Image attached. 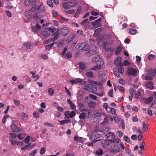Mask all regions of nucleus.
<instances>
[{"label": "nucleus", "instance_id": "nucleus-1", "mask_svg": "<svg viewBox=\"0 0 156 156\" xmlns=\"http://www.w3.org/2000/svg\"><path fill=\"white\" fill-rule=\"evenodd\" d=\"M112 143L110 144V147L108 149L109 152L113 154H117L121 151V149L118 144L120 142L119 138H115L109 140Z\"/></svg>", "mask_w": 156, "mask_h": 156}, {"label": "nucleus", "instance_id": "nucleus-2", "mask_svg": "<svg viewBox=\"0 0 156 156\" xmlns=\"http://www.w3.org/2000/svg\"><path fill=\"white\" fill-rule=\"evenodd\" d=\"M81 112H83L80 113L79 116V117L80 119H84L85 118H89V117L90 116L92 110H87L86 109H83L81 110Z\"/></svg>", "mask_w": 156, "mask_h": 156}, {"label": "nucleus", "instance_id": "nucleus-3", "mask_svg": "<svg viewBox=\"0 0 156 156\" xmlns=\"http://www.w3.org/2000/svg\"><path fill=\"white\" fill-rule=\"evenodd\" d=\"M84 89L88 92L95 94L97 90V87L95 85L91 84H87L85 85Z\"/></svg>", "mask_w": 156, "mask_h": 156}, {"label": "nucleus", "instance_id": "nucleus-4", "mask_svg": "<svg viewBox=\"0 0 156 156\" xmlns=\"http://www.w3.org/2000/svg\"><path fill=\"white\" fill-rule=\"evenodd\" d=\"M76 49L79 50H82L84 51H87L90 48L89 45L84 43H78L76 46Z\"/></svg>", "mask_w": 156, "mask_h": 156}, {"label": "nucleus", "instance_id": "nucleus-5", "mask_svg": "<svg viewBox=\"0 0 156 156\" xmlns=\"http://www.w3.org/2000/svg\"><path fill=\"white\" fill-rule=\"evenodd\" d=\"M75 35L73 34H70L67 37V39H64L62 40L60 43L62 44H64L65 42L67 41V43L71 42L75 38Z\"/></svg>", "mask_w": 156, "mask_h": 156}, {"label": "nucleus", "instance_id": "nucleus-6", "mask_svg": "<svg viewBox=\"0 0 156 156\" xmlns=\"http://www.w3.org/2000/svg\"><path fill=\"white\" fill-rule=\"evenodd\" d=\"M42 8H43V6L42 5H41L38 7V6L37 5H34L31 8L30 10V12H33L35 10L38 9L42 12H43L44 11V9L43 8L41 9Z\"/></svg>", "mask_w": 156, "mask_h": 156}, {"label": "nucleus", "instance_id": "nucleus-7", "mask_svg": "<svg viewBox=\"0 0 156 156\" xmlns=\"http://www.w3.org/2000/svg\"><path fill=\"white\" fill-rule=\"evenodd\" d=\"M67 48H65L62 53V55L67 58H71L72 57V54L69 51H67Z\"/></svg>", "mask_w": 156, "mask_h": 156}, {"label": "nucleus", "instance_id": "nucleus-8", "mask_svg": "<svg viewBox=\"0 0 156 156\" xmlns=\"http://www.w3.org/2000/svg\"><path fill=\"white\" fill-rule=\"evenodd\" d=\"M102 19L99 18L97 20H96L92 23L91 24L94 28H97L101 26V24L100 23Z\"/></svg>", "mask_w": 156, "mask_h": 156}, {"label": "nucleus", "instance_id": "nucleus-9", "mask_svg": "<svg viewBox=\"0 0 156 156\" xmlns=\"http://www.w3.org/2000/svg\"><path fill=\"white\" fill-rule=\"evenodd\" d=\"M92 61L94 63H99L101 64V62L104 63V62L103 61L102 59L100 58L99 55H97L94 56L92 58Z\"/></svg>", "mask_w": 156, "mask_h": 156}, {"label": "nucleus", "instance_id": "nucleus-10", "mask_svg": "<svg viewBox=\"0 0 156 156\" xmlns=\"http://www.w3.org/2000/svg\"><path fill=\"white\" fill-rule=\"evenodd\" d=\"M104 63L101 62V64L98 63L97 65L92 68L90 70L97 71L98 70L101 69L102 68H104Z\"/></svg>", "mask_w": 156, "mask_h": 156}, {"label": "nucleus", "instance_id": "nucleus-11", "mask_svg": "<svg viewBox=\"0 0 156 156\" xmlns=\"http://www.w3.org/2000/svg\"><path fill=\"white\" fill-rule=\"evenodd\" d=\"M93 50H91L86 53V54L87 56H90L96 54L97 49V48L95 46L93 45Z\"/></svg>", "mask_w": 156, "mask_h": 156}, {"label": "nucleus", "instance_id": "nucleus-12", "mask_svg": "<svg viewBox=\"0 0 156 156\" xmlns=\"http://www.w3.org/2000/svg\"><path fill=\"white\" fill-rule=\"evenodd\" d=\"M69 28L66 27H63L61 30V34L63 36H66L69 33Z\"/></svg>", "mask_w": 156, "mask_h": 156}, {"label": "nucleus", "instance_id": "nucleus-13", "mask_svg": "<svg viewBox=\"0 0 156 156\" xmlns=\"http://www.w3.org/2000/svg\"><path fill=\"white\" fill-rule=\"evenodd\" d=\"M11 129L13 132H16L17 133H19L21 131L20 129L15 125L13 121L12 122Z\"/></svg>", "mask_w": 156, "mask_h": 156}, {"label": "nucleus", "instance_id": "nucleus-14", "mask_svg": "<svg viewBox=\"0 0 156 156\" xmlns=\"http://www.w3.org/2000/svg\"><path fill=\"white\" fill-rule=\"evenodd\" d=\"M31 45L30 42H26L24 43L23 48L27 51H29L31 49Z\"/></svg>", "mask_w": 156, "mask_h": 156}, {"label": "nucleus", "instance_id": "nucleus-15", "mask_svg": "<svg viewBox=\"0 0 156 156\" xmlns=\"http://www.w3.org/2000/svg\"><path fill=\"white\" fill-rule=\"evenodd\" d=\"M127 73L129 75L135 76L136 73V70L133 68H130L128 69Z\"/></svg>", "mask_w": 156, "mask_h": 156}, {"label": "nucleus", "instance_id": "nucleus-16", "mask_svg": "<svg viewBox=\"0 0 156 156\" xmlns=\"http://www.w3.org/2000/svg\"><path fill=\"white\" fill-rule=\"evenodd\" d=\"M109 142H110L109 140L102 141H101V144L103 147L105 148H108L109 147V146L110 144H110L109 143Z\"/></svg>", "mask_w": 156, "mask_h": 156}, {"label": "nucleus", "instance_id": "nucleus-17", "mask_svg": "<svg viewBox=\"0 0 156 156\" xmlns=\"http://www.w3.org/2000/svg\"><path fill=\"white\" fill-rule=\"evenodd\" d=\"M122 58L120 57L117 58L114 62V64L117 65H120V64H122L121 63Z\"/></svg>", "mask_w": 156, "mask_h": 156}, {"label": "nucleus", "instance_id": "nucleus-18", "mask_svg": "<svg viewBox=\"0 0 156 156\" xmlns=\"http://www.w3.org/2000/svg\"><path fill=\"white\" fill-rule=\"evenodd\" d=\"M41 34L44 35V37H47L50 34L49 30L47 28L45 30H42L41 32Z\"/></svg>", "mask_w": 156, "mask_h": 156}, {"label": "nucleus", "instance_id": "nucleus-19", "mask_svg": "<svg viewBox=\"0 0 156 156\" xmlns=\"http://www.w3.org/2000/svg\"><path fill=\"white\" fill-rule=\"evenodd\" d=\"M59 32V30H57L56 32L54 33L53 34V36L55 35V36L51 38V39L52 41H53L56 40L58 38V34Z\"/></svg>", "mask_w": 156, "mask_h": 156}, {"label": "nucleus", "instance_id": "nucleus-20", "mask_svg": "<svg viewBox=\"0 0 156 156\" xmlns=\"http://www.w3.org/2000/svg\"><path fill=\"white\" fill-rule=\"evenodd\" d=\"M41 27L38 24H36L35 26L32 27V30L34 32H37L41 29Z\"/></svg>", "mask_w": 156, "mask_h": 156}, {"label": "nucleus", "instance_id": "nucleus-21", "mask_svg": "<svg viewBox=\"0 0 156 156\" xmlns=\"http://www.w3.org/2000/svg\"><path fill=\"white\" fill-rule=\"evenodd\" d=\"M69 6L71 7L75 6L76 4V2L75 0H71L68 2Z\"/></svg>", "mask_w": 156, "mask_h": 156}, {"label": "nucleus", "instance_id": "nucleus-22", "mask_svg": "<svg viewBox=\"0 0 156 156\" xmlns=\"http://www.w3.org/2000/svg\"><path fill=\"white\" fill-rule=\"evenodd\" d=\"M93 115L95 117H100L101 114L100 111L97 110H95L93 112Z\"/></svg>", "mask_w": 156, "mask_h": 156}, {"label": "nucleus", "instance_id": "nucleus-23", "mask_svg": "<svg viewBox=\"0 0 156 156\" xmlns=\"http://www.w3.org/2000/svg\"><path fill=\"white\" fill-rule=\"evenodd\" d=\"M118 69L119 72L121 74H122L124 71V68L122 64H120L119 65Z\"/></svg>", "mask_w": 156, "mask_h": 156}, {"label": "nucleus", "instance_id": "nucleus-24", "mask_svg": "<svg viewBox=\"0 0 156 156\" xmlns=\"http://www.w3.org/2000/svg\"><path fill=\"white\" fill-rule=\"evenodd\" d=\"M42 16V15L40 12H36L34 15L33 17L37 19H40Z\"/></svg>", "mask_w": 156, "mask_h": 156}, {"label": "nucleus", "instance_id": "nucleus-25", "mask_svg": "<svg viewBox=\"0 0 156 156\" xmlns=\"http://www.w3.org/2000/svg\"><path fill=\"white\" fill-rule=\"evenodd\" d=\"M96 103L94 101H90L88 103V105L90 108H94L95 107Z\"/></svg>", "mask_w": 156, "mask_h": 156}, {"label": "nucleus", "instance_id": "nucleus-26", "mask_svg": "<svg viewBox=\"0 0 156 156\" xmlns=\"http://www.w3.org/2000/svg\"><path fill=\"white\" fill-rule=\"evenodd\" d=\"M146 87L148 88L151 90H152L154 88V87L152 83L150 82H148L146 84Z\"/></svg>", "mask_w": 156, "mask_h": 156}, {"label": "nucleus", "instance_id": "nucleus-27", "mask_svg": "<svg viewBox=\"0 0 156 156\" xmlns=\"http://www.w3.org/2000/svg\"><path fill=\"white\" fill-rule=\"evenodd\" d=\"M59 122L60 125H63L65 124L70 122L71 121L70 120H64L62 121H59Z\"/></svg>", "mask_w": 156, "mask_h": 156}, {"label": "nucleus", "instance_id": "nucleus-28", "mask_svg": "<svg viewBox=\"0 0 156 156\" xmlns=\"http://www.w3.org/2000/svg\"><path fill=\"white\" fill-rule=\"evenodd\" d=\"M47 28L49 30V32L50 34V33H53L55 32L56 30V28L55 27H48Z\"/></svg>", "mask_w": 156, "mask_h": 156}, {"label": "nucleus", "instance_id": "nucleus-29", "mask_svg": "<svg viewBox=\"0 0 156 156\" xmlns=\"http://www.w3.org/2000/svg\"><path fill=\"white\" fill-rule=\"evenodd\" d=\"M153 100V98L150 97L147 98L145 101V103L146 104L150 103Z\"/></svg>", "mask_w": 156, "mask_h": 156}, {"label": "nucleus", "instance_id": "nucleus-30", "mask_svg": "<svg viewBox=\"0 0 156 156\" xmlns=\"http://www.w3.org/2000/svg\"><path fill=\"white\" fill-rule=\"evenodd\" d=\"M80 68L82 70H84L86 67L84 63L80 62L79 63Z\"/></svg>", "mask_w": 156, "mask_h": 156}, {"label": "nucleus", "instance_id": "nucleus-31", "mask_svg": "<svg viewBox=\"0 0 156 156\" xmlns=\"http://www.w3.org/2000/svg\"><path fill=\"white\" fill-rule=\"evenodd\" d=\"M122 49V48L121 46H119L117 48L115 52V53L116 55H118L121 51Z\"/></svg>", "mask_w": 156, "mask_h": 156}, {"label": "nucleus", "instance_id": "nucleus-32", "mask_svg": "<svg viewBox=\"0 0 156 156\" xmlns=\"http://www.w3.org/2000/svg\"><path fill=\"white\" fill-rule=\"evenodd\" d=\"M55 42H53L50 44L47 45L46 46V49L48 50H49L51 49L52 47L53 46Z\"/></svg>", "mask_w": 156, "mask_h": 156}, {"label": "nucleus", "instance_id": "nucleus-33", "mask_svg": "<svg viewBox=\"0 0 156 156\" xmlns=\"http://www.w3.org/2000/svg\"><path fill=\"white\" fill-rule=\"evenodd\" d=\"M32 78L34 79L35 81H36L40 78V76L38 74H36L35 75H32L31 76Z\"/></svg>", "mask_w": 156, "mask_h": 156}, {"label": "nucleus", "instance_id": "nucleus-34", "mask_svg": "<svg viewBox=\"0 0 156 156\" xmlns=\"http://www.w3.org/2000/svg\"><path fill=\"white\" fill-rule=\"evenodd\" d=\"M103 153V151L101 148L98 149L96 151V153L98 155H102Z\"/></svg>", "mask_w": 156, "mask_h": 156}, {"label": "nucleus", "instance_id": "nucleus-35", "mask_svg": "<svg viewBox=\"0 0 156 156\" xmlns=\"http://www.w3.org/2000/svg\"><path fill=\"white\" fill-rule=\"evenodd\" d=\"M86 75L88 78H91L93 76V73L91 71H90L86 73Z\"/></svg>", "mask_w": 156, "mask_h": 156}, {"label": "nucleus", "instance_id": "nucleus-36", "mask_svg": "<svg viewBox=\"0 0 156 156\" xmlns=\"http://www.w3.org/2000/svg\"><path fill=\"white\" fill-rule=\"evenodd\" d=\"M48 91L49 94L51 96H52L54 92L53 89L51 88H48Z\"/></svg>", "mask_w": 156, "mask_h": 156}, {"label": "nucleus", "instance_id": "nucleus-37", "mask_svg": "<svg viewBox=\"0 0 156 156\" xmlns=\"http://www.w3.org/2000/svg\"><path fill=\"white\" fill-rule=\"evenodd\" d=\"M136 30L133 29H131L129 30V33L133 35L136 33Z\"/></svg>", "mask_w": 156, "mask_h": 156}, {"label": "nucleus", "instance_id": "nucleus-38", "mask_svg": "<svg viewBox=\"0 0 156 156\" xmlns=\"http://www.w3.org/2000/svg\"><path fill=\"white\" fill-rule=\"evenodd\" d=\"M30 137L29 136H27L26 138H25L24 140L25 143L26 144H28L30 141Z\"/></svg>", "mask_w": 156, "mask_h": 156}, {"label": "nucleus", "instance_id": "nucleus-39", "mask_svg": "<svg viewBox=\"0 0 156 156\" xmlns=\"http://www.w3.org/2000/svg\"><path fill=\"white\" fill-rule=\"evenodd\" d=\"M33 115L34 117L36 118H38L39 117V114L38 112H33Z\"/></svg>", "mask_w": 156, "mask_h": 156}, {"label": "nucleus", "instance_id": "nucleus-40", "mask_svg": "<svg viewBox=\"0 0 156 156\" xmlns=\"http://www.w3.org/2000/svg\"><path fill=\"white\" fill-rule=\"evenodd\" d=\"M105 73L103 71H100L98 73V76L100 77H103L105 75Z\"/></svg>", "mask_w": 156, "mask_h": 156}, {"label": "nucleus", "instance_id": "nucleus-41", "mask_svg": "<svg viewBox=\"0 0 156 156\" xmlns=\"http://www.w3.org/2000/svg\"><path fill=\"white\" fill-rule=\"evenodd\" d=\"M155 56L154 55L150 54L148 56V59L149 60H152L155 58Z\"/></svg>", "mask_w": 156, "mask_h": 156}, {"label": "nucleus", "instance_id": "nucleus-42", "mask_svg": "<svg viewBox=\"0 0 156 156\" xmlns=\"http://www.w3.org/2000/svg\"><path fill=\"white\" fill-rule=\"evenodd\" d=\"M77 34L79 35H82L83 36L85 37V34H83V31L81 30H79L76 32Z\"/></svg>", "mask_w": 156, "mask_h": 156}, {"label": "nucleus", "instance_id": "nucleus-43", "mask_svg": "<svg viewBox=\"0 0 156 156\" xmlns=\"http://www.w3.org/2000/svg\"><path fill=\"white\" fill-rule=\"evenodd\" d=\"M145 145V143L143 141H142V142L140 144V146H139V148L143 150H144V146Z\"/></svg>", "mask_w": 156, "mask_h": 156}, {"label": "nucleus", "instance_id": "nucleus-44", "mask_svg": "<svg viewBox=\"0 0 156 156\" xmlns=\"http://www.w3.org/2000/svg\"><path fill=\"white\" fill-rule=\"evenodd\" d=\"M75 115V112L73 111H71L69 113V118H73Z\"/></svg>", "mask_w": 156, "mask_h": 156}, {"label": "nucleus", "instance_id": "nucleus-45", "mask_svg": "<svg viewBox=\"0 0 156 156\" xmlns=\"http://www.w3.org/2000/svg\"><path fill=\"white\" fill-rule=\"evenodd\" d=\"M24 134L22 133H20L19 134H18L16 136L20 140H21L23 139Z\"/></svg>", "mask_w": 156, "mask_h": 156}, {"label": "nucleus", "instance_id": "nucleus-46", "mask_svg": "<svg viewBox=\"0 0 156 156\" xmlns=\"http://www.w3.org/2000/svg\"><path fill=\"white\" fill-rule=\"evenodd\" d=\"M113 90L112 89L110 90L108 93V95L110 97H113Z\"/></svg>", "mask_w": 156, "mask_h": 156}, {"label": "nucleus", "instance_id": "nucleus-47", "mask_svg": "<svg viewBox=\"0 0 156 156\" xmlns=\"http://www.w3.org/2000/svg\"><path fill=\"white\" fill-rule=\"evenodd\" d=\"M118 89L121 92H123L124 91L125 89L123 87L120 85L118 86Z\"/></svg>", "mask_w": 156, "mask_h": 156}, {"label": "nucleus", "instance_id": "nucleus-48", "mask_svg": "<svg viewBox=\"0 0 156 156\" xmlns=\"http://www.w3.org/2000/svg\"><path fill=\"white\" fill-rule=\"evenodd\" d=\"M63 8L65 9H67L69 7L68 2L67 3L65 2L62 5Z\"/></svg>", "mask_w": 156, "mask_h": 156}, {"label": "nucleus", "instance_id": "nucleus-49", "mask_svg": "<svg viewBox=\"0 0 156 156\" xmlns=\"http://www.w3.org/2000/svg\"><path fill=\"white\" fill-rule=\"evenodd\" d=\"M113 71L114 72L115 75L117 77H119L120 76L119 74L116 71V69H114Z\"/></svg>", "mask_w": 156, "mask_h": 156}, {"label": "nucleus", "instance_id": "nucleus-50", "mask_svg": "<svg viewBox=\"0 0 156 156\" xmlns=\"http://www.w3.org/2000/svg\"><path fill=\"white\" fill-rule=\"evenodd\" d=\"M69 111H66L64 113V115L67 119L69 118Z\"/></svg>", "mask_w": 156, "mask_h": 156}, {"label": "nucleus", "instance_id": "nucleus-51", "mask_svg": "<svg viewBox=\"0 0 156 156\" xmlns=\"http://www.w3.org/2000/svg\"><path fill=\"white\" fill-rule=\"evenodd\" d=\"M14 104L17 106H19L20 104V102L19 100H14Z\"/></svg>", "mask_w": 156, "mask_h": 156}, {"label": "nucleus", "instance_id": "nucleus-52", "mask_svg": "<svg viewBox=\"0 0 156 156\" xmlns=\"http://www.w3.org/2000/svg\"><path fill=\"white\" fill-rule=\"evenodd\" d=\"M44 125L45 126H49L50 127H54V125L49 122H45L44 123Z\"/></svg>", "mask_w": 156, "mask_h": 156}, {"label": "nucleus", "instance_id": "nucleus-53", "mask_svg": "<svg viewBox=\"0 0 156 156\" xmlns=\"http://www.w3.org/2000/svg\"><path fill=\"white\" fill-rule=\"evenodd\" d=\"M46 151V149L45 147H42L41 148V149L40 151V154L42 155L44 154Z\"/></svg>", "mask_w": 156, "mask_h": 156}, {"label": "nucleus", "instance_id": "nucleus-54", "mask_svg": "<svg viewBox=\"0 0 156 156\" xmlns=\"http://www.w3.org/2000/svg\"><path fill=\"white\" fill-rule=\"evenodd\" d=\"M141 93L140 91H138L137 93L135 94V97L136 98H139L140 97Z\"/></svg>", "mask_w": 156, "mask_h": 156}, {"label": "nucleus", "instance_id": "nucleus-55", "mask_svg": "<svg viewBox=\"0 0 156 156\" xmlns=\"http://www.w3.org/2000/svg\"><path fill=\"white\" fill-rule=\"evenodd\" d=\"M30 0H25L24 2V5L27 6H28L30 4Z\"/></svg>", "mask_w": 156, "mask_h": 156}, {"label": "nucleus", "instance_id": "nucleus-56", "mask_svg": "<svg viewBox=\"0 0 156 156\" xmlns=\"http://www.w3.org/2000/svg\"><path fill=\"white\" fill-rule=\"evenodd\" d=\"M135 90L132 88H130V89L129 93L131 96H133V93L135 92Z\"/></svg>", "mask_w": 156, "mask_h": 156}, {"label": "nucleus", "instance_id": "nucleus-57", "mask_svg": "<svg viewBox=\"0 0 156 156\" xmlns=\"http://www.w3.org/2000/svg\"><path fill=\"white\" fill-rule=\"evenodd\" d=\"M47 4L51 7H53V4L52 3V1L49 0L47 1Z\"/></svg>", "mask_w": 156, "mask_h": 156}, {"label": "nucleus", "instance_id": "nucleus-58", "mask_svg": "<svg viewBox=\"0 0 156 156\" xmlns=\"http://www.w3.org/2000/svg\"><path fill=\"white\" fill-rule=\"evenodd\" d=\"M69 82L71 84H74L77 83H76V78L73 80H70Z\"/></svg>", "mask_w": 156, "mask_h": 156}, {"label": "nucleus", "instance_id": "nucleus-59", "mask_svg": "<svg viewBox=\"0 0 156 156\" xmlns=\"http://www.w3.org/2000/svg\"><path fill=\"white\" fill-rule=\"evenodd\" d=\"M69 82L71 84H74L77 83H76V78L73 80H70Z\"/></svg>", "mask_w": 156, "mask_h": 156}, {"label": "nucleus", "instance_id": "nucleus-60", "mask_svg": "<svg viewBox=\"0 0 156 156\" xmlns=\"http://www.w3.org/2000/svg\"><path fill=\"white\" fill-rule=\"evenodd\" d=\"M119 83L120 84L124 85L125 84V81L124 80L120 79L119 80Z\"/></svg>", "mask_w": 156, "mask_h": 156}, {"label": "nucleus", "instance_id": "nucleus-61", "mask_svg": "<svg viewBox=\"0 0 156 156\" xmlns=\"http://www.w3.org/2000/svg\"><path fill=\"white\" fill-rule=\"evenodd\" d=\"M124 140L127 143H129L130 142V139L128 136H126L123 137Z\"/></svg>", "mask_w": 156, "mask_h": 156}, {"label": "nucleus", "instance_id": "nucleus-62", "mask_svg": "<svg viewBox=\"0 0 156 156\" xmlns=\"http://www.w3.org/2000/svg\"><path fill=\"white\" fill-rule=\"evenodd\" d=\"M142 124H143V130H144V132L145 131V130L147 129V126H146V125L145 123L143 122H142Z\"/></svg>", "mask_w": 156, "mask_h": 156}, {"label": "nucleus", "instance_id": "nucleus-63", "mask_svg": "<svg viewBox=\"0 0 156 156\" xmlns=\"http://www.w3.org/2000/svg\"><path fill=\"white\" fill-rule=\"evenodd\" d=\"M123 64L124 66H126L129 65L130 64V63L127 60H126L124 61Z\"/></svg>", "mask_w": 156, "mask_h": 156}, {"label": "nucleus", "instance_id": "nucleus-64", "mask_svg": "<svg viewBox=\"0 0 156 156\" xmlns=\"http://www.w3.org/2000/svg\"><path fill=\"white\" fill-rule=\"evenodd\" d=\"M89 96L91 99L94 100H95L97 98L96 96L92 94H89Z\"/></svg>", "mask_w": 156, "mask_h": 156}]
</instances>
